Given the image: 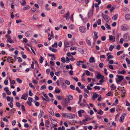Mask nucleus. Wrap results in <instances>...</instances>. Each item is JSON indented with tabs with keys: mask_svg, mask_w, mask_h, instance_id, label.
<instances>
[{
	"mask_svg": "<svg viewBox=\"0 0 130 130\" xmlns=\"http://www.w3.org/2000/svg\"><path fill=\"white\" fill-rule=\"evenodd\" d=\"M123 37L125 42H128L130 40L129 36L128 33H126L124 34Z\"/></svg>",
	"mask_w": 130,
	"mask_h": 130,
	"instance_id": "f257e3e1",
	"label": "nucleus"
},
{
	"mask_svg": "<svg viewBox=\"0 0 130 130\" xmlns=\"http://www.w3.org/2000/svg\"><path fill=\"white\" fill-rule=\"evenodd\" d=\"M102 17L106 23H108L109 22L110 20V18L109 17L106 15L104 14H102Z\"/></svg>",
	"mask_w": 130,
	"mask_h": 130,
	"instance_id": "f03ea898",
	"label": "nucleus"
},
{
	"mask_svg": "<svg viewBox=\"0 0 130 130\" xmlns=\"http://www.w3.org/2000/svg\"><path fill=\"white\" fill-rule=\"evenodd\" d=\"M79 30L82 33L85 32L86 31V27L84 26L80 27Z\"/></svg>",
	"mask_w": 130,
	"mask_h": 130,
	"instance_id": "7ed1b4c3",
	"label": "nucleus"
},
{
	"mask_svg": "<svg viewBox=\"0 0 130 130\" xmlns=\"http://www.w3.org/2000/svg\"><path fill=\"white\" fill-rule=\"evenodd\" d=\"M75 115H73L70 113H68L67 117L69 119H73L75 118Z\"/></svg>",
	"mask_w": 130,
	"mask_h": 130,
	"instance_id": "20e7f679",
	"label": "nucleus"
},
{
	"mask_svg": "<svg viewBox=\"0 0 130 130\" xmlns=\"http://www.w3.org/2000/svg\"><path fill=\"white\" fill-rule=\"evenodd\" d=\"M6 37H8L7 40V42H9V43H14V41L12 40L10 38V36L9 35H5Z\"/></svg>",
	"mask_w": 130,
	"mask_h": 130,
	"instance_id": "39448f33",
	"label": "nucleus"
},
{
	"mask_svg": "<svg viewBox=\"0 0 130 130\" xmlns=\"http://www.w3.org/2000/svg\"><path fill=\"white\" fill-rule=\"evenodd\" d=\"M32 32L31 31H28L25 32V35L27 37H30L31 36Z\"/></svg>",
	"mask_w": 130,
	"mask_h": 130,
	"instance_id": "423d86ee",
	"label": "nucleus"
},
{
	"mask_svg": "<svg viewBox=\"0 0 130 130\" xmlns=\"http://www.w3.org/2000/svg\"><path fill=\"white\" fill-rule=\"evenodd\" d=\"M70 13L69 11H68L67 13L63 15V17L66 18L67 20H69L70 19Z\"/></svg>",
	"mask_w": 130,
	"mask_h": 130,
	"instance_id": "0eeeda50",
	"label": "nucleus"
},
{
	"mask_svg": "<svg viewBox=\"0 0 130 130\" xmlns=\"http://www.w3.org/2000/svg\"><path fill=\"white\" fill-rule=\"evenodd\" d=\"M115 37L114 36H113L112 35H109V40L112 42H113L115 40Z\"/></svg>",
	"mask_w": 130,
	"mask_h": 130,
	"instance_id": "6e6552de",
	"label": "nucleus"
},
{
	"mask_svg": "<svg viewBox=\"0 0 130 130\" xmlns=\"http://www.w3.org/2000/svg\"><path fill=\"white\" fill-rule=\"evenodd\" d=\"M86 41L87 44L89 46H90L91 44V42L88 37L86 39Z\"/></svg>",
	"mask_w": 130,
	"mask_h": 130,
	"instance_id": "1a4fd4ad",
	"label": "nucleus"
},
{
	"mask_svg": "<svg viewBox=\"0 0 130 130\" xmlns=\"http://www.w3.org/2000/svg\"><path fill=\"white\" fill-rule=\"evenodd\" d=\"M93 15V11L91 10H90L88 14V17L89 18H91V16H92Z\"/></svg>",
	"mask_w": 130,
	"mask_h": 130,
	"instance_id": "9d476101",
	"label": "nucleus"
},
{
	"mask_svg": "<svg viewBox=\"0 0 130 130\" xmlns=\"http://www.w3.org/2000/svg\"><path fill=\"white\" fill-rule=\"evenodd\" d=\"M48 55L49 56L52 57V58H51V59L52 60H55L56 59V57L55 56H54V54L53 55L50 54L49 53H48Z\"/></svg>",
	"mask_w": 130,
	"mask_h": 130,
	"instance_id": "9b49d317",
	"label": "nucleus"
},
{
	"mask_svg": "<svg viewBox=\"0 0 130 130\" xmlns=\"http://www.w3.org/2000/svg\"><path fill=\"white\" fill-rule=\"evenodd\" d=\"M125 18L126 20H130V14H126L125 16Z\"/></svg>",
	"mask_w": 130,
	"mask_h": 130,
	"instance_id": "f8f14e48",
	"label": "nucleus"
},
{
	"mask_svg": "<svg viewBox=\"0 0 130 130\" xmlns=\"http://www.w3.org/2000/svg\"><path fill=\"white\" fill-rule=\"evenodd\" d=\"M99 96V95L98 94H96L95 93H94L93 94L92 99L93 100H94L95 98L97 97H98Z\"/></svg>",
	"mask_w": 130,
	"mask_h": 130,
	"instance_id": "ddd939ff",
	"label": "nucleus"
},
{
	"mask_svg": "<svg viewBox=\"0 0 130 130\" xmlns=\"http://www.w3.org/2000/svg\"><path fill=\"white\" fill-rule=\"evenodd\" d=\"M64 43L65 47H67L70 46L69 43L67 41H64Z\"/></svg>",
	"mask_w": 130,
	"mask_h": 130,
	"instance_id": "4468645a",
	"label": "nucleus"
},
{
	"mask_svg": "<svg viewBox=\"0 0 130 130\" xmlns=\"http://www.w3.org/2000/svg\"><path fill=\"white\" fill-rule=\"evenodd\" d=\"M95 59L94 58L92 57H91L90 58L89 62L90 63H92L93 62H95Z\"/></svg>",
	"mask_w": 130,
	"mask_h": 130,
	"instance_id": "2eb2a0df",
	"label": "nucleus"
},
{
	"mask_svg": "<svg viewBox=\"0 0 130 130\" xmlns=\"http://www.w3.org/2000/svg\"><path fill=\"white\" fill-rule=\"evenodd\" d=\"M117 77H118V79L120 81H121L123 79V76L122 75H117Z\"/></svg>",
	"mask_w": 130,
	"mask_h": 130,
	"instance_id": "dca6fc26",
	"label": "nucleus"
},
{
	"mask_svg": "<svg viewBox=\"0 0 130 130\" xmlns=\"http://www.w3.org/2000/svg\"><path fill=\"white\" fill-rule=\"evenodd\" d=\"M121 29L123 31H125L127 29V28L124 25H122L121 26Z\"/></svg>",
	"mask_w": 130,
	"mask_h": 130,
	"instance_id": "f3484780",
	"label": "nucleus"
},
{
	"mask_svg": "<svg viewBox=\"0 0 130 130\" xmlns=\"http://www.w3.org/2000/svg\"><path fill=\"white\" fill-rule=\"evenodd\" d=\"M111 90H113L115 89L116 88V86H115L114 84H112L110 87Z\"/></svg>",
	"mask_w": 130,
	"mask_h": 130,
	"instance_id": "a211bd4d",
	"label": "nucleus"
},
{
	"mask_svg": "<svg viewBox=\"0 0 130 130\" xmlns=\"http://www.w3.org/2000/svg\"><path fill=\"white\" fill-rule=\"evenodd\" d=\"M21 98V99H24L25 100H27V97L26 96V94L24 93L23 94Z\"/></svg>",
	"mask_w": 130,
	"mask_h": 130,
	"instance_id": "6ab92c4d",
	"label": "nucleus"
},
{
	"mask_svg": "<svg viewBox=\"0 0 130 130\" xmlns=\"http://www.w3.org/2000/svg\"><path fill=\"white\" fill-rule=\"evenodd\" d=\"M38 18V15L36 14L34 15L32 17V19L35 20H36Z\"/></svg>",
	"mask_w": 130,
	"mask_h": 130,
	"instance_id": "aec40b11",
	"label": "nucleus"
},
{
	"mask_svg": "<svg viewBox=\"0 0 130 130\" xmlns=\"http://www.w3.org/2000/svg\"><path fill=\"white\" fill-rule=\"evenodd\" d=\"M44 113L43 111L42 110H41L40 114L39 115V117L40 118H41L43 116Z\"/></svg>",
	"mask_w": 130,
	"mask_h": 130,
	"instance_id": "412c9836",
	"label": "nucleus"
},
{
	"mask_svg": "<svg viewBox=\"0 0 130 130\" xmlns=\"http://www.w3.org/2000/svg\"><path fill=\"white\" fill-rule=\"evenodd\" d=\"M49 49L50 50L52 51L53 52H56L57 51V50L56 49L53 48H52L50 47Z\"/></svg>",
	"mask_w": 130,
	"mask_h": 130,
	"instance_id": "4be33fe9",
	"label": "nucleus"
},
{
	"mask_svg": "<svg viewBox=\"0 0 130 130\" xmlns=\"http://www.w3.org/2000/svg\"><path fill=\"white\" fill-rule=\"evenodd\" d=\"M78 51L80 52L82 54H83L84 53V50L80 48H79L78 49Z\"/></svg>",
	"mask_w": 130,
	"mask_h": 130,
	"instance_id": "5701e85b",
	"label": "nucleus"
},
{
	"mask_svg": "<svg viewBox=\"0 0 130 130\" xmlns=\"http://www.w3.org/2000/svg\"><path fill=\"white\" fill-rule=\"evenodd\" d=\"M118 15L117 14L114 15L112 17V19L114 20H116L118 18Z\"/></svg>",
	"mask_w": 130,
	"mask_h": 130,
	"instance_id": "b1692460",
	"label": "nucleus"
},
{
	"mask_svg": "<svg viewBox=\"0 0 130 130\" xmlns=\"http://www.w3.org/2000/svg\"><path fill=\"white\" fill-rule=\"evenodd\" d=\"M98 114L102 115L103 114V112L101 109H100L97 112Z\"/></svg>",
	"mask_w": 130,
	"mask_h": 130,
	"instance_id": "393cba45",
	"label": "nucleus"
},
{
	"mask_svg": "<svg viewBox=\"0 0 130 130\" xmlns=\"http://www.w3.org/2000/svg\"><path fill=\"white\" fill-rule=\"evenodd\" d=\"M96 77L97 79H99L102 78V76L100 74H99L97 75Z\"/></svg>",
	"mask_w": 130,
	"mask_h": 130,
	"instance_id": "a878e982",
	"label": "nucleus"
},
{
	"mask_svg": "<svg viewBox=\"0 0 130 130\" xmlns=\"http://www.w3.org/2000/svg\"><path fill=\"white\" fill-rule=\"evenodd\" d=\"M79 16L80 17H81L82 19V20H83V21L85 23H86V22H87V21H88V19H85V21H84V18H83V16H82V14H80L79 15Z\"/></svg>",
	"mask_w": 130,
	"mask_h": 130,
	"instance_id": "bb28decb",
	"label": "nucleus"
},
{
	"mask_svg": "<svg viewBox=\"0 0 130 130\" xmlns=\"http://www.w3.org/2000/svg\"><path fill=\"white\" fill-rule=\"evenodd\" d=\"M51 123L52 124H57V121L54 119H53L51 120Z\"/></svg>",
	"mask_w": 130,
	"mask_h": 130,
	"instance_id": "cd10ccee",
	"label": "nucleus"
},
{
	"mask_svg": "<svg viewBox=\"0 0 130 130\" xmlns=\"http://www.w3.org/2000/svg\"><path fill=\"white\" fill-rule=\"evenodd\" d=\"M124 119V117L123 116H122L120 119L119 121L120 122H122Z\"/></svg>",
	"mask_w": 130,
	"mask_h": 130,
	"instance_id": "c85d7f7f",
	"label": "nucleus"
},
{
	"mask_svg": "<svg viewBox=\"0 0 130 130\" xmlns=\"http://www.w3.org/2000/svg\"><path fill=\"white\" fill-rule=\"evenodd\" d=\"M36 10V9L34 8H32L30 9V11L33 13Z\"/></svg>",
	"mask_w": 130,
	"mask_h": 130,
	"instance_id": "c756f323",
	"label": "nucleus"
},
{
	"mask_svg": "<svg viewBox=\"0 0 130 130\" xmlns=\"http://www.w3.org/2000/svg\"><path fill=\"white\" fill-rule=\"evenodd\" d=\"M30 8V6H29L27 5L23 8V10H25Z\"/></svg>",
	"mask_w": 130,
	"mask_h": 130,
	"instance_id": "7c9ffc66",
	"label": "nucleus"
},
{
	"mask_svg": "<svg viewBox=\"0 0 130 130\" xmlns=\"http://www.w3.org/2000/svg\"><path fill=\"white\" fill-rule=\"evenodd\" d=\"M98 33H96V34H95L94 35V38H93V40L95 41L97 39V38H98V37L97 35Z\"/></svg>",
	"mask_w": 130,
	"mask_h": 130,
	"instance_id": "2f4dec72",
	"label": "nucleus"
},
{
	"mask_svg": "<svg viewBox=\"0 0 130 130\" xmlns=\"http://www.w3.org/2000/svg\"><path fill=\"white\" fill-rule=\"evenodd\" d=\"M125 60L128 64H130V60H129L128 58L126 57V58Z\"/></svg>",
	"mask_w": 130,
	"mask_h": 130,
	"instance_id": "473e14b6",
	"label": "nucleus"
},
{
	"mask_svg": "<svg viewBox=\"0 0 130 130\" xmlns=\"http://www.w3.org/2000/svg\"><path fill=\"white\" fill-rule=\"evenodd\" d=\"M43 57L42 56L40 57V58L39 59L40 62V63H42L43 62Z\"/></svg>",
	"mask_w": 130,
	"mask_h": 130,
	"instance_id": "72a5a7b5",
	"label": "nucleus"
},
{
	"mask_svg": "<svg viewBox=\"0 0 130 130\" xmlns=\"http://www.w3.org/2000/svg\"><path fill=\"white\" fill-rule=\"evenodd\" d=\"M105 26L107 28H108L109 29H110L111 28H110V25H109L108 24H107L106 23V24H105Z\"/></svg>",
	"mask_w": 130,
	"mask_h": 130,
	"instance_id": "f704fd0d",
	"label": "nucleus"
},
{
	"mask_svg": "<svg viewBox=\"0 0 130 130\" xmlns=\"http://www.w3.org/2000/svg\"><path fill=\"white\" fill-rule=\"evenodd\" d=\"M53 47H57V44L56 42L55 43L53 44L52 45Z\"/></svg>",
	"mask_w": 130,
	"mask_h": 130,
	"instance_id": "c9c22d12",
	"label": "nucleus"
},
{
	"mask_svg": "<svg viewBox=\"0 0 130 130\" xmlns=\"http://www.w3.org/2000/svg\"><path fill=\"white\" fill-rule=\"evenodd\" d=\"M123 53V51H121L118 52L117 53V56H119L120 54H122Z\"/></svg>",
	"mask_w": 130,
	"mask_h": 130,
	"instance_id": "e433bc0d",
	"label": "nucleus"
},
{
	"mask_svg": "<svg viewBox=\"0 0 130 130\" xmlns=\"http://www.w3.org/2000/svg\"><path fill=\"white\" fill-rule=\"evenodd\" d=\"M22 0L23 2L22 3L21 2L20 3H21V5L22 6H24L26 4V2H25V0Z\"/></svg>",
	"mask_w": 130,
	"mask_h": 130,
	"instance_id": "4c0bfd02",
	"label": "nucleus"
},
{
	"mask_svg": "<svg viewBox=\"0 0 130 130\" xmlns=\"http://www.w3.org/2000/svg\"><path fill=\"white\" fill-rule=\"evenodd\" d=\"M17 80L19 83L21 84L22 83V80L19 78H17Z\"/></svg>",
	"mask_w": 130,
	"mask_h": 130,
	"instance_id": "58836bf2",
	"label": "nucleus"
},
{
	"mask_svg": "<svg viewBox=\"0 0 130 130\" xmlns=\"http://www.w3.org/2000/svg\"><path fill=\"white\" fill-rule=\"evenodd\" d=\"M17 59H18V62H20L22 61V60L21 58L19 57H18L17 58Z\"/></svg>",
	"mask_w": 130,
	"mask_h": 130,
	"instance_id": "ea45409f",
	"label": "nucleus"
},
{
	"mask_svg": "<svg viewBox=\"0 0 130 130\" xmlns=\"http://www.w3.org/2000/svg\"><path fill=\"white\" fill-rule=\"evenodd\" d=\"M48 111H49V112L50 113H51V114L52 115V114H54V112H53V111L52 109H50Z\"/></svg>",
	"mask_w": 130,
	"mask_h": 130,
	"instance_id": "a19ab883",
	"label": "nucleus"
},
{
	"mask_svg": "<svg viewBox=\"0 0 130 130\" xmlns=\"http://www.w3.org/2000/svg\"><path fill=\"white\" fill-rule=\"evenodd\" d=\"M113 48H114V46L112 45H111L109 47V50L110 51H112V50L113 49Z\"/></svg>",
	"mask_w": 130,
	"mask_h": 130,
	"instance_id": "79ce46f5",
	"label": "nucleus"
},
{
	"mask_svg": "<svg viewBox=\"0 0 130 130\" xmlns=\"http://www.w3.org/2000/svg\"><path fill=\"white\" fill-rule=\"evenodd\" d=\"M85 73L86 74L87 76L89 75L90 74V72L88 70H86V71Z\"/></svg>",
	"mask_w": 130,
	"mask_h": 130,
	"instance_id": "37998d69",
	"label": "nucleus"
},
{
	"mask_svg": "<svg viewBox=\"0 0 130 130\" xmlns=\"http://www.w3.org/2000/svg\"><path fill=\"white\" fill-rule=\"evenodd\" d=\"M76 90L78 91V92L80 93L81 92V90L79 89L78 87H77L76 88Z\"/></svg>",
	"mask_w": 130,
	"mask_h": 130,
	"instance_id": "c03bdc74",
	"label": "nucleus"
},
{
	"mask_svg": "<svg viewBox=\"0 0 130 130\" xmlns=\"http://www.w3.org/2000/svg\"><path fill=\"white\" fill-rule=\"evenodd\" d=\"M55 114L56 116L57 117H60L61 115L59 113H55Z\"/></svg>",
	"mask_w": 130,
	"mask_h": 130,
	"instance_id": "a18cd8bd",
	"label": "nucleus"
},
{
	"mask_svg": "<svg viewBox=\"0 0 130 130\" xmlns=\"http://www.w3.org/2000/svg\"><path fill=\"white\" fill-rule=\"evenodd\" d=\"M8 105H9V106L11 108H12L13 107V105L12 103L10 102L8 104Z\"/></svg>",
	"mask_w": 130,
	"mask_h": 130,
	"instance_id": "49530a36",
	"label": "nucleus"
},
{
	"mask_svg": "<svg viewBox=\"0 0 130 130\" xmlns=\"http://www.w3.org/2000/svg\"><path fill=\"white\" fill-rule=\"evenodd\" d=\"M62 87L63 89H65L66 88V86L64 85V84L63 83L62 85Z\"/></svg>",
	"mask_w": 130,
	"mask_h": 130,
	"instance_id": "de8ad7c7",
	"label": "nucleus"
},
{
	"mask_svg": "<svg viewBox=\"0 0 130 130\" xmlns=\"http://www.w3.org/2000/svg\"><path fill=\"white\" fill-rule=\"evenodd\" d=\"M67 113H62V116L64 118H65L66 117H67Z\"/></svg>",
	"mask_w": 130,
	"mask_h": 130,
	"instance_id": "09e8293b",
	"label": "nucleus"
},
{
	"mask_svg": "<svg viewBox=\"0 0 130 130\" xmlns=\"http://www.w3.org/2000/svg\"><path fill=\"white\" fill-rule=\"evenodd\" d=\"M65 101L66 102L65 104H66L67 103H69L70 100H69V99H68V98H66L65 99Z\"/></svg>",
	"mask_w": 130,
	"mask_h": 130,
	"instance_id": "8fccbe9b",
	"label": "nucleus"
},
{
	"mask_svg": "<svg viewBox=\"0 0 130 130\" xmlns=\"http://www.w3.org/2000/svg\"><path fill=\"white\" fill-rule=\"evenodd\" d=\"M73 97L72 96L69 95L68 96V99L69 100H71L73 99Z\"/></svg>",
	"mask_w": 130,
	"mask_h": 130,
	"instance_id": "3c124183",
	"label": "nucleus"
},
{
	"mask_svg": "<svg viewBox=\"0 0 130 130\" xmlns=\"http://www.w3.org/2000/svg\"><path fill=\"white\" fill-rule=\"evenodd\" d=\"M115 108H111L110 109V112L112 113L113 112H114L115 111Z\"/></svg>",
	"mask_w": 130,
	"mask_h": 130,
	"instance_id": "603ef678",
	"label": "nucleus"
},
{
	"mask_svg": "<svg viewBox=\"0 0 130 130\" xmlns=\"http://www.w3.org/2000/svg\"><path fill=\"white\" fill-rule=\"evenodd\" d=\"M29 86L31 87L32 88H35V87L33 85L32 83H30L29 84Z\"/></svg>",
	"mask_w": 130,
	"mask_h": 130,
	"instance_id": "864d4df0",
	"label": "nucleus"
},
{
	"mask_svg": "<svg viewBox=\"0 0 130 130\" xmlns=\"http://www.w3.org/2000/svg\"><path fill=\"white\" fill-rule=\"evenodd\" d=\"M48 4H46L45 5V7L46 9L47 10H50V9L49 8H48Z\"/></svg>",
	"mask_w": 130,
	"mask_h": 130,
	"instance_id": "5fc2aeb1",
	"label": "nucleus"
},
{
	"mask_svg": "<svg viewBox=\"0 0 130 130\" xmlns=\"http://www.w3.org/2000/svg\"><path fill=\"white\" fill-rule=\"evenodd\" d=\"M126 104L127 106H130V103L127 101H126Z\"/></svg>",
	"mask_w": 130,
	"mask_h": 130,
	"instance_id": "6e6d98bb",
	"label": "nucleus"
},
{
	"mask_svg": "<svg viewBox=\"0 0 130 130\" xmlns=\"http://www.w3.org/2000/svg\"><path fill=\"white\" fill-rule=\"evenodd\" d=\"M70 87L71 89H72L73 90H74L75 89V87L73 85H71L70 86Z\"/></svg>",
	"mask_w": 130,
	"mask_h": 130,
	"instance_id": "4d7b16f0",
	"label": "nucleus"
},
{
	"mask_svg": "<svg viewBox=\"0 0 130 130\" xmlns=\"http://www.w3.org/2000/svg\"><path fill=\"white\" fill-rule=\"evenodd\" d=\"M97 23L98 25H100L101 23V20L100 19H99L98 20Z\"/></svg>",
	"mask_w": 130,
	"mask_h": 130,
	"instance_id": "13d9d810",
	"label": "nucleus"
},
{
	"mask_svg": "<svg viewBox=\"0 0 130 130\" xmlns=\"http://www.w3.org/2000/svg\"><path fill=\"white\" fill-rule=\"evenodd\" d=\"M94 88L95 89H98V90H99L100 89V87L99 86H95L94 87Z\"/></svg>",
	"mask_w": 130,
	"mask_h": 130,
	"instance_id": "bf43d9fd",
	"label": "nucleus"
},
{
	"mask_svg": "<svg viewBox=\"0 0 130 130\" xmlns=\"http://www.w3.org/2000/svg\"><path fill=\"white\" fill-rule=\"evenodd\" d=\"M55 92L57 93H60V91L59 89H56L55 90Z\"/></svg>",
	"mask_w": 130,
	"mask_h": 130,
	"instance_id": "052dcab7",
	"label": "nucleus"
},
{
	"mask_svg": "<svg viewBox=\"0 0 130 130\" xmlns=\"http://www.w3.org/2000/svg\"><path fill=\"white\" fill-rule=\"evenodd\" d=\"M61 60L63 63H65V61L64 58V57H62L61 59Z\"/></svg>",
	"mask_w": 130,
	"mask_h": 130,
	"instance_id": "680f3d73",
	"label": "nucleus"
},
{
	"mask_svg": "<svg viewBox=\"0 0 130 130\" xmlns=\"http://www.w3.org/2000/svg\"><path fill=\"white\" fill-rule=\"evenodd\" d=\"M113 58V56L111 55H109L107 57L108 59Z\"/></svg>",
	"mask_w": 130,
	"mask_h": 130,
	"instance_id": "e2e57ef3",
	"label": "nucleus"
},
{
	"mask_svg": "<svg viewBox=\"0 0 130 130\" xmlns=\"http://www.w3.org/2000/svg\"><path fill=\"white\" fill-rule=\"evenodd\" d=\"M72 79L75 80L76 82L78 81V79L77 77H72Z\"/></svg>",
	"mask_w": 130,
	"mask_h": 130,
	"instance_id": "0e129e2a",
	"label": "nucleus"
},
{
	"mask_svg": "<svg viewBox=\"0 0 130 130\" xmlns=\"http://www.w3.org/2000/svg\"><path fill=\"white\" fill-rule=\"evenodd\" d=\"M85 119H86V121H88L90 120L91 119L89 117H86Z\"/></svg>",
	"mask_w": 130,
	"mask_h": 130,
	"instance_id": "69168bd1",
	"label": "nucleus"
},
{
	"mask_svg": "<svg viewBox=\"0 0 130 130\" xmlns=\"http://www.w3.org/2000/svg\"><path fill=\"white\" fill-rule=\"evenodd\" d=\"M57 99L59 100H61L62 99V98L60 96H57Z\"/></svg>",
	"mask_w": 130,
	"mask_h": 130,
	"instance_id": "338daca9",
	"label": "nucleus"
},
{
	"mask_svg": "<svg viewBox=\"0 0 130 130\" xmlns=\"http://www.w3.org/2000/svg\"><path fill=\"white\" fill-rule=\"evenodd\" d=\"M28 100L29 102H32L33 101V99L31 97H29L28 98Z\"/></svg>",
	"mask_w": 130,
	"mask_h": 130,
	"instance_id": "774afa93",
	"label": "nucleus"
}]
</instances>
